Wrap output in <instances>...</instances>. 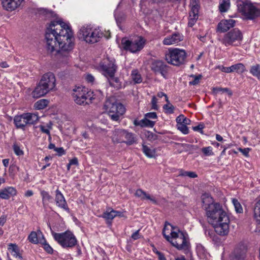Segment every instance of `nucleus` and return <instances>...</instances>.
Here are the masks:
<instances>
[{"mask_svg":"<svg viewBox=\"0 0 260 260\" xmlns=\"http://www.w3.org/2000/svg\"><path fill=\"white\" fill-rule=\"evenodd\" d=\"M47 52L54 55L68 57L74 45L73 33L69 25L61 20L52 21L45 33Z\"/></svg>","mask_w":260,"mask_h":260,"instance_id":"obj_1","label":"nucleus"},{"mask_svg":"<svg viewBox=\"0 0 260 260\" xmlns=\"http://www.w3.org/2000/svg\"><path fill=\"white\" fill-rule=\"evenodd\" d=\"M208 222L213 225L215 232L220 236L229 232L230 218L222 206L218 203L208 207L205 210Z\"/></svg>","mask_w":260,"mask_h":260,"instance_id":"obj_2","label":"nucleus"},{"mask_svg":"<svg viewBox=\"0 0 260 260\" xmlns=\"http://www.w3.org/2000/svg\"><path fill=\"white\" fill-rule=\"evenodd\" d=\"M56 85V79L54 75L48 72L43 75L39 83L32 92L33 98L38 99L53 90Z\"/></svg>","mask_w":260,"mask_h":260,"instance_id":"obj_3","label":"nucleus"},{"mask_svg":"<svg viewBox=\"0 0 260 260\" xmlns=\"http://www.w3.org/2000/svg\"><path fill=\"white\" fill-rule=\"evenodd\" d=\"M166 224L167 223H166L162 231V235L166 239L170 242L173 246L175 247L179 250H188L189 244L184 233L179 230H177V231H174L175 228L172 225H170L172 226L173 231H172L170 233L171 236L167 235L165 233L167 230Z\"/></svg>","mask_w":260,"mask_h":260,"instance_id":"obj_4","label":"nucleus"},{"mask_svg":"<svg viewBox=\"0 0 260 260\" xmlns=\"http://www.w3.org/2000/svg\"><path fill=\"white\" fill-rule=\"evenodd\" d=\"M238 11L246 20H253L260 16V9L250 0H236Z\"/></svg>","mask_w":260,"mask_h":260,"instance_id":"obj_5","label":"nucleus"},{"mask_svg":"<svg viewBox=\"0 0 260 260\" xmlns=\"http://www.w3.org/2000/svg\"><path fill=\"white\" fill-rule=\"evenodd\" d=\"M104 106L105 111L113 121H119L125 112L124 106L113 98L107 99Z\"/></svg>","mask_w":260,"mask_h":260,"instance_id":"obj_6","label":"nucleus"},{"mask_svg":"<svg viewBox=\"0 0 260 260\" xmlns=\"http://www.w3.org/2000/svg\"><path fill=\"white\" fill-rule=\"evenodd\" d=\"M100 67L104 72V74L108 79L109 83L111 86L116 89L121 88V82L117 77H114V74L116 70V67L112 61L104 62L101 63Z\"/></svg>","mask_w":260,"mask_h":260,"instance_id":"obj_7","label":"nucleus"},{"mask_svg":"<svg viewBox=\"0 0 260 260\" xmlns=\"http://www.w3.org/2000/svg\"><path fill=\"white\" fill-rule=\"evenodd\" d=\"M75 102L79 105H89L95 99L93 92L85 87H78L72 94Z\"/></svg>","mask_w":260,"mask_h":260,"instance_id":"obj_8","label":"nucleus"},{"mask_svg":"<svg viewBox=\"0 0 260 260\" xmlns=\"http://www.w3.org/2000/svg\"><path fill=\"white\" fill-rule=\"evenodd\" d=\"M80 34L82 36L84 40L89 44L98 42L103 36V32L99 28H93L90 26L81 27Z\"/></svg>","mask_w":260,"mask_h":260,"instance_id":"obj_9","label":"nucleus"},{"mask_svg":"<svg viewBox=\"0 0 260 260\" xmlns=\"http://www.w3.org/2000/svg\"><path fill=\"white\" fill-rule=\"evenodd\" d=\"M55 240L63 248H72L77 244V240L74 235L70 231L63 233H52Z\"/></svg>","mask_w":260,"mask_h":260,"instance_id":"obj_10","label":"nucleus"},{"mask_svg":"<svg viewBox=\"0 0 260 260\" xmlns=\"http://www.w3.org/2000/svg\"><path fill=\"white\" fill-rule=\"evenodd\" d=\"M186 53L185 50L177 48L169 49L166 54V60L174 66H179L185 62Z\"/></svg>","mask_w":260,"mask_h":260,"instance_id":"obj_11","label":"nucleus"},{"mask_svg":"<svg viewBox=\"0 0 260 260\" xmlns=\"http://www.w3.org/2000/svg\"><path fill=\"white\" fill-rule=\"evenodd\" d=\"M39 119V117L37 114L26 113L15 116L14 122L17 128L24 129L26 126L36 123Z\"/></svg>","mask_w":260,"mask_h":260,"instance_id":"obj_12","label":"nucleus"},{"mask_svg":"<svg viewBox=\"0 0 260 260\" xmlns=\"http://www.w3.org/2000/svg\"><path fill=\"white\" fill-rule=\"evenodd\" d=\"M145 43V40L140 36L134 41L123 38L121 40V45L123 50L132 53H136L143 48Z\"/></svg>","mask_w":260,"mask_h":260,"instance_id":"obj_13","label":"nucleus"},{"mask_svg":"<svg viewBox=\"0 0 260 260\" xmlns=\"http://www.w3.org/2000/svg\"><path fill=\"white\" fill-rule=\"evenodd\" d=\"M243 39L241 31L238 28H234L224 35L221 43L226 46L238 45L241 44Z\"/></svg>","mask_w":260,"mask_h":260,"instance_id":"obj_14","label":"nucleus"},{"mask_svg":"<svg viewBox=\"0 0 260 260\" xmlns=\"http://www.w3.org/2000/svg\"><path fill=\"white\" fill-rule=\"evenodd\" d=\"M190 11L189 12L188 26L192 27L199 18L200 5L199 0H190Z\"/></svg>","mask_w":260,"mask_h":260,"instance_id":"obj_15","label":"nucleus"},{"mask_svg":"<svg viewBox=\"0 0 260 260\" xmlns=\"http://www.w3.org/2000/svg\"><path fill=\"white\" fill-rule=\"evenodd\" d=\"M150 68L155 74H160L164 77L169 69V66L160 60H153L151 63Z\"/></svg>","mask_w":260,"mask_h":260,"instance_id":"obj_16","label":"nucleus"},{"mask_svg":"<svg viewBox=\"0 0 260 260\" xmlns=\"http://www.w3.org/2000/svg\"><path fill=\"white\" fill-rule=\"evenodd\" d=\"M3 8L9 12H12L19 8L24 0H0Z\"/></svg>","mask_w":260,"mask_h":260,"instance_id":"obj_17","label":"nucleus"},{"mask_svg":"<svg viewBox=\"0 0 260 260\" xmlns=\"http://www.w3.org/2000/svg\"><path fill=\"white\" fill-rule=\"evenodd\" d=\"M55 201L56 205L57 207L61 209H62L63 210L67 211L68 212H70V209L68 207V204L65 200V198L63 195L58 189H57L55 191Z\"/></svg>","mask_w":260,"mask_h":260,"instance_id":"obj_18","label":"nucleus"},{"mask_svg":"<svg viewBox=\"0 0 260 260\" xmlns=\"http://www.w3.org/2000/svg\"><path fill=\"white\" fill-rule=\"evenodd\" d=\"M236 21L233 19L222 20L217 25V29L220 32H225L235 25Z\"/></svg>","mask_w":260,"mask_h":260,"instance_id":"obj_19","label":"nucleus"},{"mask_svg":"<svg viewBox=\"0 0 260 260\" xmlns=\"http://www.w3.org/2000/svg\"><path fill=\"white\" fill-rule=\"evenodd\" d=\"M183 40V36L179 33H174L172 35L166 37L163 40V44L166 45H170L178 43Z\"/></svg>","mask_w":260,"mask_h":260,"instance_id":"obj_20","label":"nucleus"},{"mask_svg":"<svg viewBox=\"0 0 260 260\" xmlns=\"http://www.w3.org/2000/svg\"><path fill=\"white\" fill-rule=\"evenodd\" d=\"M125 129L121 128H115L112 131L111 138L114 143H123L124 141V135Z\"/></svg>","mask_w":260,"mask_h":260,"instance_id":"obj_21","label":"nucleus"},{"mask_svg":"<svg viewBox=\"0 0 260 260\" xmlns=\"http://www.w3.org/2000/svg\"><path fill=\"white\" fill-rule=\"evenodd\" d=\"M247 249L240 246L235 249L232 260H245Z\"/></svg>","mask_w":260,"mask_h":260,"instance_id":"obj_22","label":"nucleus"},{"mask_svg":"<svg viewBox=\"0 0 260 260\" xmlns=\"http://www.w3.org/2000/svg\"><path fill=\"white\" fill-rule=\"evenodd\" d=\"M135 196L137 197L141 198V200H149L153 204L157 205L158 202L155 198L151 197L149 194H147L146 192L143 191L141 189H138L136 191L135 193Z\"/></svg>","mask_w":260,"mask_h":260,"instance_id":"obj_23","label":"nucleus"},{"mask_svg":"<svg viewBox=\"0 0 260 260\" xmlns=\"http://www.w3.org/2000/svg\"><path fill=\"white\" fill-rule=\"evenodd\" d=\"M202 207L205 210L208 207L210 206L211 205L214 204L216 202H214L213 198L207 193L203 194L201 196Z\"/></svg>","mask_w":260,"mask_h":260,"instance_id":"obj_24","label":"nucleus"},{"mask_svg":"<svg viewBox=\"0 0 260 260\" xmlns=\"http://www.w3.org/2000/svg\"><path fill=\"white\" fill-rule=\"evenodd\" d=\"M116 210L112 209L107 210L102 215V217L105 219L108 223H111L112 220L115 217Z\"/></svg>","mask_w":260,"mask_h":260,"instance_id":"obj_25","label":"nucleus"},{"mask_svg":"<svg viewBox=\"0 0 260 260\" xmlns=\"http://www.w3.org/2000/svg\"><path fill=\"white\" fill-rule=\"evenodd\" d=\"M8 249L11 254L14 257L19 258L21 259H22V257L19 253V249L16 244L10 243L9 245Z\"/></svg>","mask_w":260,"mask_h":260,"instance_id":"obj_26","label":"nucleus"},{"mask_svg":"<svg viewBox=\"0 0 260 260\" xmlns=\"http://www.w3.org/2000/svg\"><path fill=\"white\" fill-rule=\"evenodd\" d=\"M124 141L123 143H125L127 145H131L136 142L135 135L132 133H129L125 130L124 135Z\"/></svg>","mask_w":260,"mask_h":260,"instance_id":"obj_27","label":"nucleus"},{"mask_svg":"<svg viewBox=\"0 0 260 260\" xmlns=\"http://www.w3.org/2000/svg\"><path fill=\"white\" fill-rule=\"evenodd\" d=\"M142 150L143 153L149 158H154L156 155V151L154 149L150 148L149 147L145 145H142Z\"/></svg>","mask_w":260,"mask_h":260,"instance_id":"obj_28","label":"nucleus"},{"mask_svg":"<svg viewBox=\"0 0 260 260\" xmlns=\"http://www.w3.org/2000/svg\"><path fill=\"white\" fill-rule=\"evenodd\" d=\"M131 77L135 84H139L142 82V78L137 70L132 71Z\"/></svg>","mask_w":260,"mask_h":260,"instance_id":"obj_29","label":"nucleus"},{"mask_svg":"<svg viewBox=\"0 0 260 260\" xmlns=\"http://www.w3.org/2000/svg\"><path fill=\"white\" fill-rule=\"evenodd\" d=\"M253 211L255 219L258 223H260V199L255 203Z\"/></svg>","mask_w":260,"mask_h":260,"instance_id":"obj_30","label":"nucleus"},{"mask_svg":"<svg viewBox=\"0 0 260 260\" xmlns=\"http://www.w3.org/2000/svg\"><path fill=\"white\" fill-rule=\"evenodd\" d=\"M233 72H236L241 74L245 72L246 70L245 66L242 63H238L232 66Z\"/></svg>","mask_w":260,"mask_h":260,"instance_id":"obj_31","label":"nucleus"},{"mask_svg":"<svg viewBox=\"0 0 260 260\" xmlns=\"http://www.w3.org/2000/svg\"><path fill=\"white\" fill-rule=\"evenodd\" d=\"M42 235V232L39 230L37 233L35 232H31L28 237V239L29 242L32 243L37 244L39 242L38 236L39 235Z\"/></svg>","mask_w":260,"mask_h":260,"instance_id":"obj_32","label":"nucleus"},{"mask_svg":"<svg viewBox=\"0 0 260 260\" xmlns=\"http://www.w3.org/2000/svg\"><path fill=\"white\" fill-rule=\"evenodd\" d=\"M250 73L258 79H260V64H256L251 66Z\"/></svg>","mask_w":260,"mask_h":260,"instance_id":"obj_33","label":"nucleus"},{"mask_svg":"<svg viewBox=\"0 0 260 260\" xmlns=\"http://www.w3.org/2000/svg\"><path fill=\"white\" fill-rule=\"evenodd\" d=\"M212 93L214 95H216L219 92H226L230 96L233 94V92L228 88H222V87H213L212 89Z\"/></svg>","mask_w":260,"mask_h":260,"instance_id":"obj_34","label":"nucleus"},{"mask_svg":"<svg viewBox=\"0 0 260 260\" xmlns=\"http://www.w3.org/2000/svg\"><path fill=\"white\" fill-rule=\"evenodd\" d=\"M49 103V101L46 99H41L37 101L35 104V107L36 109L40 110L43 109L46 107Z\"/></svg>","mask_w":260,"mask_h":260,"instance_id":"obj_35","label":"nucleus"},{"mask_svg":"<svg viewBox=\"0 0 260 260\" xmlns=\"http://www.w3.org/2000/svg\"><path fill=\"white\" fill-rule=\"evenodd\" d=\"M230 6V0H222L221 3L219 6V11L223 13L226 12Z\"/></svg>","mask_w":260,"mask_h":260,"instance_id":"obj_36","label":"nucleus"},{"mask_svg":"<svg viewBox=\"0 0 260 260\" xmlns=\"http://www.w3.org/2000/svg\"><path fill=\"white\" fill-rule=\"evenodd\" d=\"M41 195L42 196V201L44 204L45 203L52 201L53 198L51 195L49 194L48 192L45 190H42L41 191Z\"/></svg>","mask_w":260,"mask_h":260,"instance_id":"obj_37","label":"nucleus"},{"mask_svg":"<svg viewBox=\"0 0 260 260\" xmlns=\"http://www.w3.org/2000/svg\"><path fill=\"white\" fill-rule=\"evenodd\" d=\"M202 76L201 75H190L189 78H192V81H190L189 82V85H196L200 82V80L201 79Z\"/></svg>","mask_w":260,"mask_h":260,"instance_id":"obj_38","label":"nucleus"},{"mask_svg":"<svg viewBox=\"0 0 260 260\" xmlns=\"http://www.w3.org/2000/svg\"><path fill=\"white\" fill-rule=\"evenodd\" d=\"M167 102V104L164 105L163 106L165 112L167 114H173L175 109L174 106L170 103L169 100L168 102Z\"/></svg>","mask_w":260,"mask_h":260,"instance_id":"obj_39","label":"nucleus"},{"mask_svg":"<svg viewBox=\"0 0 260 260\" xmlns=\"http://www.w3.org/2000/svg\"><path fill=\"white\" fill-rule=\"evenodd\" d=\"M232 203L234 206L235 210L237 213H241L243 212V208L238 200L233 199L232 200Z\"/></svg>","mask_w":260,"mask_h":260,"instance_id":"obj_40","label":"nucleus"},{"mask_svg":"<svg viewBox=\"0 0 260 260\" xmlns=\"http://www.w3.org/2000/svg\"><path fill=\"white\" fill-rule=\"evenodd\" d=\"M5 191L7 193V194L9 196V198L11 197H14L15 196L17 193V191L16 189L15 188L13 187H7L5 188Z\"/></svg>","mask_w":260,"mask_h":260,"instance_id":"obj_41","label":"nucleus"},{"mask_svg":"<svg viewBox=\"0 0 260 260\" xmlns=\"http://www.w3.org/2000/svg\"><path fill=\"white\" fill-rule=\"evenodd\" d=\"M177 129L181 132L183 134L186 135L189 133V129L184 124H177Z\"/></svg>","mask_w":260,"mask_h":260,"instance_id":"obj_42","label":"nucleus"},{"mask_svg":"<svg viewBox=\"0 0 260 260\" xmlns=\"http://www.w3.org/2000/svg\"><path fill=\"white\" fill-rule=\"evenodd\" d=\"M202 151L206 156H211L214 154L212 151V148L211 146L202 148Z\"/></svg>","mask_w":260,"mask_h":260,"instance_id":"obj_43","label":"nucleus"},{"mask_svg":"<svg viewBox=\"0 0 260 260\" xmlns=\"http://www.w3.org/2000/svg\"><path fill=\"white\" fill-rule=\"evenodd\" d=\"M13 148L16 155L18 156L23 155V151L20 149L17 144L14 143L13 146Z\"/></svg>","mask_w":260,"mask_h":260,"instance_id":"obj_44","label":"nucleus"},{"mask_svg":"<svg viewBox=\"0 0 260 260\" xmlns=\"http://www.w3.org/2000/svg\"><path fill=\"white\" fill-rule=\"evenodd\" d=\"M155 123V121L150 120L144 117V127H153Z\"/></svg>","mask_w":260,"mask_h":260,"instance_id":"obj_45","label":"nucleus"},{"mask_svg":"<svg viewBox=\"0 0 260 260\" xmlns=\"http://www.w3.org/2000/svg\"><path fill=\"white\" fill-rule=\"evenodd\" d=\"M220 71L223 72L229 73L233 72L232 71V67L231 66L230 67H225L223 66H219L217 67Z\"/></svg>","mask_w":260,"mask_h":260,"instance_id":"obj_46","label":"nucleus"},{"mask_svg":"<svg viewBox=\"0 0 260 260\" xmlns=\"http://www.w3.org/2000/svg\"><path fill=\"white\" fill-rule=\"evenodd\" d=\"M43 239H44L43 238ZM44 242L43 243V248L48 253H52L53 252V249L52 247L48 244L46 241L44 239Z\"/></svg>","mask_w":260,"mask_h":260,"instance_id":"obj_47","label":"nucleus"},{"mask_svg":"<svg viewBox=\"0 0 260 260\" xmlns=\"http://www.w3.org/2000/svg\"><path fill=\"white\" fill-rule=\"evenodd\" d=\"M238 149L240 152H241L243 154V155H244L246 157H248L249 156V152L251 150V149L249 148H239Z\"/></svg>","mask_w":260,"mask_h":260,"instance_id":"obj_48","label":"nucleus"},{"mask_svg":"<svg viewBox=\"0 0 260 260\" xmlns=\"http://www.w3.org/2000/svg\"><path fill=\"white\" fill-rule=\"evenodd\" d=\"M144 117L147 119H157V116L155 112H149L145 114Z\"/></svg>","mask_w":260,"mask_h":260,"instance_id":"obj_49","label":"nucleus"},{"mask_svg":"<svg viewBox=\"0 0 260 260\" xmlns=\"http://www.w3.org/2000/svg\"><path fill=\"white\" fill-rule=\"evenodd\" d=\"M147 138L150 141H154L157 139V135L152 133V132H148L147 135Z\"/></svg>","mask_w":260,"mask_h":260,"instance_id":"obj_50","label":"nucleus"},{"mask_svg":"<svg viewBox=\"0 0 260 260\" xmlns=\"http://www.w3.org/2000/svg\"><path fill=\"white\" fill-rule=\"evenodd\" d=\"M140 231V230L139 229L134 232L131 236L132 239H133L134 240H136L141 238L142 236L139 233Z\"/></svg>","mask_w":260,"mask_h":260,"instance_id":"obj_51","label":"nucleus"},{"mask_svg":"<svg viewBox=\"0 0 260 260\" xmlns=\"http://www.w3.org/2000/svg\"><path fill=\"white\" fill-rule=\"evenodd\" d=\"M134 124L135 126H140L142 127H144V118L141 120H135L134 121Z\"/></svg>","mask_w":260,"mask_h":260,"instance_id":"obj_52","label":"nucleus"},{"mask_svg":"<svg viewBox=\"0 0 260 260\" xmlns=\"http://www.w3.org/2000/svg\"><path fill=\"white\" fill-rule=\"evenodd\" d=\"M0 198L5 200H8L9 199V197L6 192L5 188L0 191Z\"/></svg>","mask_w":260,"mask_h":260,"instance_id":"obj_53","label":"nucleus"},{"mask_svg":"<svg viewBox=\"0 0 260 260\" xmlns=\"http://www.w3.org/2000/svg\"><path fill=\"white\" fill-rule=\"evenodd\" d=\"M152 109L157 110L158 106L157 105V99L155 96H153L151 100Z\"/></svg>","mask_w":260,"mask_h":260,"instance_id":"obj_54","label":"nucleus"},{"mask_svg":"<svg viewBox=\"0 0 260 260\" xmlns=\"http://www.w3.org/2000/svg\"><path fill=\"white\" fill-rule=\"evenodd\" d=\"M184 119L185 116L182 114L180 115L176 119L177 124H182Z\"/></svg>","mask_w":260,"mask_h":260,"instance_id":"obj_55","label":"nucleus"},{"mask_svg":"<svg viewBox=\"0 0 260 260\" xmlns=\"http://www.w3.org/2000/svg\"><path fill=\"white\" fill-rule=\"evenodd\" d=\"M39 127L42 132H43L45 134H46L47 135H48L49 136L50 135V131H49V129L46 128L44 126H43L42 125H40L39 126Z\"/></svg>","mask_w":260,"mask_h":260,"instance_id":"obj_56","label":"nucleus"},{"mask_svg":"<svg viewBox=\"0 0 260 260\" xmlns=\"http://www.w3.org/2000/svg\"><path fill=\"white\" fill-rule=\"evenodd\" d=\"M86 80L88 83H93L94 80V78L91 74H88L86 76Z\"/></svg>","mask_w":260,"mask_h":260,"instance_id":"obj_57","label":"nucleus"},{"mask_svg":"<svg viewBox=\"0 0 260 260\" xmlns=\"http://www.w3.org/2000/svg\"><path fill=\"white\" fill-rule=\"evenodd\" d=\"M55 151L58 153L59 156H61L65 154V151L62 147L55 148Z\"/></svg>","mask_w":260,"mask_h":260,"instance_id":"obj_58","label":"nucleus"},{"mask_svg":"<svg viewBox=\"0 0 260 260\" xmlns=\"http://www.w3.org/2000/svg\"><path fill=\"white\" fill-rule=\"evenodd\" d=\"M204 127V126L202 124H199L197 126L192 127V129L194 131H201Z\"/></svg>","mask_w":260,"mask_h":260,"instance_id":"obj_59","label":"nucleus"},{"mask_svg":"<svg viewBox=\"0 0 260 260\" xmlns=\"http://www.w3.org/2000/svg\"><path fill=\"white\" fill-rule=\"evenodd\" d=\"M69 165H78V160L77 158L74 157L71 159L69 162Z\"/></svg>","mask_w":260,"mask_h":260,"instance_id":"obj_60","label":"nucleus"},{"mask_svg":"<svg viewBox=\"0 0 260 260\" xmlns=\"http://www.w3.org/2000/svg\"><path fill=\"white\" fill-rule=\"evenodd\" d=\"M156 254L158 255L159 260H167L164 254L161 252L156 251Z\"/></svg>","mask_w":260,"mask_h":260,"instance_id":"obj_61","label":"nucleus"},{"mask_svg":"<svg viewBox=\"0 0 260 260\" xmlns=\"http://www.w3.org/2000/svg\"><path fill=\"white\" fill-rule=\"evenodd\" d=\"M157 96L158 98H161L162 97L165 96V99H166V102H168V98L167 94H165L164 92H158V93L157 94Z\"/></svg>","mask_w":260,"mask_h":260,"instance_id":"obj_62","label":"nucleus"},{"mask_svg":"<svg viewBox=\"0 0 260 260\" xmlns=\"http://www.w3.org/2000/svg\"><path fill=\"white\" fill-rule=\"evenodd\" d=\"M187 176L191 178H194L197 177V174L194 172H189L188 171Z\"/></svg>","mask_w":260,"mask_h":260,"instance_id":"obj_63","label":"nucleus"},{"mask_svg":"<svg viewBox=\"0 0 260 260\" xmlns=\"http://www.w3.org/2000/svg\"><path fill=\"white\" fill-rule=\"evenodd\" d=\"M188 171H185L183 170H180L179 171V176H187Z\"/></svg>","mask_w":260,"mask_h":260,"instance_id":"obj_64","label":"nucleus"}]
</instances>
